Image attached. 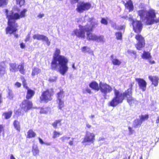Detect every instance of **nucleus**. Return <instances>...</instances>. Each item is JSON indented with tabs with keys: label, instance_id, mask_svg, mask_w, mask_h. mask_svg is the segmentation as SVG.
Masks as SVG:
<instances>
[{
	"label": "nucleus",
	"instance_id": "1",
	"mask_svg": "<svg viewBox=\"0 0 159 159\" xmlns=\"http://www.w3.org/2000/svg\"><path fill=\"white\" fill-rule=\"evenodd\" d=\"M27 10L26 9H23L20 13L17 12L14 13L12 11H11L8 13V10L7 9L5 10V12L6 18L7 19V26L5 29L6 34L11 35L14 34V36L16 38L18 37V34H16L18 31L19 25L16 22V20H19L20 18L25 17L26 16V12Z\"/></svg>",
	"mask_w": 159,
	"mask_h": 159
},
{
	"label": "nucleus",
	"instance_id": "2",
	"mask_svg": "<svg viewBox=\"0 0 159 159\" xmlns=\"http://www.w3.org/2000/svg\"><path fill=\"white\" fill-rule=\"evenodd\" d=\"M134 84V82L130 83L129 85V88L123 93H121L119 90L114 89V97L108 103V106L113 107H116L119 104L122 103L125 98L129 105H131L134 103L136 101V99L132 96L133 87Z\"/></svg>",
	"mask_w": 159,
	"mask_h": 159
},
{
	"label": "nucleus",
	"instance_id": "3",
	"mask_svg": "<svg viewBox=\"0 0 159 159\" xmlns=\"http://www.w3.org/2000/svg\"><path fill=\"white\" fill-rule=\"evenodd\" d=\"M60 50L56 48L51 63V68L52 70H56L59 68V72L64 75L68 70V60L65 56L60 55Z\"/></svg>",
	"mask_w": 159,
	"mask_h": 159
},
{
	"label": "nucleus",
	"instance_id": "4",
	"mask_svg": "<svg viewBox=\"0 0 159 159\" xmlns=\"http://www.w3.org/2000/svg\"><path fill=\"white\" fill-rule=\"evenodd\" d=\"M137 13L142 21H145V23L146 25L159 22V17L156 18V11L153 9L150 8L148 10L141 9L137 11Z\"/></svg>",
	"mask_w": 159,
	"mask_h": 159
},
{
	"label": "nucleus",
	"instance_id": "5",
	"mask_svg": "<svg viewBox=\"0 0 159 159\" xmlns=\"http://www.w3.org/2000/svg\"><path fill=\"white\" fill-rule=\"evenodd\" d=\"M93 18L89 19V23H87L85 25L82 26L79 25V29H75L72 32L71 35L76 36L78 38H84L85 37V32L88 33H91L93 30L98 25L97 22L93 21Z\"/></svg>",
	"mask_w": 159,
	"mask_h": 159
},
{
	"label": "nucleus",
	"instance_id": "6",
	"mask_svg": "<svg viewBox=\"0 0 159 159\" xmlns=\"http://www.w3.org/2000/svg\"><path fill=\"white\" fill-rule=\"evenodd\" d=\"M89 86L92 89L98 91L99 90L102 93L104 98H107V94L111 93L112 90V87L105 83L100 82L99 84L96 81H93L89 84Z\"/></svg>",
	"mask_w": 159,
	"mask_h": 159
},
{
	"label": "nucleus",
	"instance_id": "7",
	"mask_svg": "<svg viewBox=\"0 0 159 159\" xmlns=\"http://www.w3.org/2000/svg\"><path fill=\"white\" fill-rule=\"evenodd\" d=\"M53 95L52 89H47L42 92L39 97V102L41 103H47L52 100V97Z\"/></svg>",
	"mask_w": 159,
	"mask_h": 159
},
{
	"label": "nucleus",
	"instance_id": "8",
	"mask_svg": "<svg viewBox=\"0 0 159 159\" xmlns=\"http://www.w3.org/2000/svg\"><path fill=\"white\" fill-rule=\"evenodd\" d=\"M91 6V4L89 2L80 1L78 3L76 10L78 12L82 13L89 10Z\"/></svg>",
	"mask_w": 159,
	"mask_h": 159
},
{
	"label": "nucleus",
	"instance_id": "9",
	"mask_svg": "<svg viewBox=\"0 0 159 159\" xmlns=\"http://www.w3.org/2000/svg\"><path fill=\"white\" fill-rule=\"evenodd\" d=\"M10 70L12 72H16L18 71V69L20 72L23 75L25 74V70L24 69V63H21L18 65H17L16 63H10L9 64Z\"/></svg>",
	"mask_w": 159,
	"mask_h": 159
},
{
	"label": "nucleus",
	"instance_id": "10",
	"mask_svg": "<svg viewBox=\"0 0 159 159\" xmlns=\"http://www.w3.org/2000/svg\"><path fill=\"white\" fill-rule=\"evenodd\" d=\"M20 107L24 112H27L33 108V104L32 101L24 99L20 104Z\"/></svg>",
	"mask_w": 159,
	"mask_h": 159
},
{
	"label": "nucleus",
	"instance_id": "11",
	"mask_svg": "<svg viewBox=\"0 0 159 159\" xmlns=\"http://www.w3.org/2000/svg\"><path fill=\"white\" fill-rule=\"evenodd\" d=\"M135 38L138 41V43L135 44L136 48L139 50H141L145 45V41L144 37L141 34H138L135 35Z\"/></svg>",
	"mask_w": 159,
	"mask_h": 159
},
{
	"label": "nucleus",
	"instance_id": "12",
	"mask_svg": "<svg viewBox=\"0 0 159 159\" xmlns=\"http://www.w3.org/2000/svg\"><path fill=\"white\" fill-rule=\"evenodd\" d=\"M132 24L134 32L136 33H140L143 29V24L141 21L133 20Z\"/></svg>",
	"mask_w": 159,
	"mask_h": 159
},
{
	"label": "nucleus",
	"instance_id": "13",
	"mask_svg": "<svg viewBox=\"0 0 159 159\" xmlns=\"http://www.w3.org/2000/svg\"><path fill=\"white\" fill-rule=\"evenodd\" d=\"M87 39L90 41H97L99 42L103 41V36H98L92 33H89L86 34Z\"/></svg>",
	"mask_w": 159,
	"mask_h": 159
},
{
	"label": "nucleus",
	"instance_id": "14",
	"mask_svg": "<svg viewBox=\"0 0 159 159\" xmlns=\"http://www.w3.org/2000/svg\"><path fill=\"white\" fill-rule=\"evenodd\" d=\"M95 135L93 133H87L82 142V143H93L95 140Z\"/></svg>",
	"mask_w": 159,
	"mask_h": 159
},
{
	"label": "nucleus",
	"instance_id": "15",
	"mask_svg": "<svg viewBox=\"0 0 159 159\" xmlns=\"http://www.w3.org/2000/svg\"><path fill=\"white\" fill-rule=\"evenodd\" d=\"M135 80L137 82L139 89L143 92L145 91L146 89L147 83L143 79L136 78Z\"/></svg>",
	"mask_w": 159,
	"mask_h": 159
},
{
	"label": "nucleus",
	"instance_id": "16",
	"mask_svg": "<svg viewBox=\"0 0 159 159\" xmlns=\"http://www.w3.org/2000/svg\"><path fill=\"white\" fill-rule=\"evenodd\" d=\"M34 39H36L38 40H43L46 42L48 45H49L50 42L49 41L48 38L46 36L39 34L34 35L33 36Z\"/></svg>",
	"mask_w": 159,
	"mask_h": 159
},
{
	"label": "nucleus",
	"instance_id": "17",
	"mask_svg": "<svg viewBox=\"0 0 159 159\" xmlns=\"http://www.w3.org/2000/svg\"><path fill=\"white\" fill-rule=\"evenodd\" d=\"M6 66L5 63L4 61H2L0 63V77L2 78L4 75L7 74V72L6 70Z\"/></svg>",
	"mask_w": 159,
	"mask_h": 159
},
{
	"label": "nucleus",
	"instance_id": "18",
	"mask_svg": "<svg viewBox=\"0 0 159 159\" xmlns=\"http://www.w3.org/2000/svg\"><path fill=\"white\" fill-rule=\"evenodd\" d=\"M148 79L151 81L152 84L154 86H157L158 85L159 80V78L157 76H152L149 75L148 77Z\"/></svg>",
	"mask_w": 159,
	"mask_h": 159
},
{
	"label": "nucleus",
	"instance_id": "19",
	"mask_svg": "<svg viewBox=\"0 0 159 159\" xmlns=\"http://www.w3.org/2000/svg\"><path fill=\"white\" fill-rule=\"evenodd\" d=\"M27 91L26 95V99L29 100L32 98L35 94V91L30 88L26 89Z\"/></svg>",
	"mask_w": 159,
	"mask_h": 159
},
{
	"label": "nucleus",
	"instance_id": "20",
	"mask_svg": "<svg viewBox=\"0 0 159 159\" xmlns=\"http://www.w3.org/2000/svg\"><path fill=\"white\" fill-rule=\"evenodd\" d=\"M39 147L37 145L34 144L32 146V152L34 156L36 157L39 156Z\"/></svg>",
	"mask_w": 159,
	"mask_h": 159
},
{
	"label": "nucleus",
	"instance_id": "21",
	"mask_svg": "<svg viewBox=\"0 0 159 159\" xmlns=\"http://www.w3.org/2000/svg\"><path fill=\"white\" fill-rule=\"evenodd\" d=\"M125 6L126 8L129 9V11L133 10L134 6L133 3L131 0H129L125 4Z\"/></svg>",
	"mask_w": 159,
	"mask_h": 159
},
{
	"label": "nucleus",
	"instance_id": "22",
	"mask_svg": "<svg viewBox=\"0 0 159 159\" xmlns=\"http://www.w3.org/2000/svg\"><path fill=\"white\" fill-rule=\"evenodd\" d=\"M36 135V133L32 129H30L27 132L26 138L28 139L34 138L35 137Z\"/></svg>",
	"mask_w": 159,
	"mask_h": 159
},
{
	"label": "nucleus",
	"instance_id": "23",
	"mask_svg": "<svg viewBox=\"0 0 159 159\" xmlns=\"http://www.w3.org/2000/svg\"><path fill=\"white\" fill-rule=\"evenodd\" d=\"M12 114V111H8L4 112L2 114V116H4V119H8L11 117Z\"/></svg>",
	"mask_w": 159,
	"mask_h": 159
},
{
	"label": "nucleus",
	"instance_id": "24",
	"mask_svg": "<svg viewBox=\"0 0 159 159\" xmlns=\"http://www.w3.org/2000/svg\"><path fill=\"white\" fill-rule=\"evenodd\" d=\"M142 57L143 59H150L152 58L150 52L144 51L141 56Z\"/></svg>",
	"mask_w": 159,
	"mask_h": 159
},
{
	"label": "nucleus",
	"instance_id": "25",
	"mask_svg": "<svg viewBox=\"0 0 159 159\" xmlns=\"http://www.w3.org/2000/svg\"><path fill=\"white\" fill-rule=\"evenodd\" d=\"M113 55H112L111 56V58H112L111 61L112 64L114 65H120L121 64V61L117 58H113Z\"/></svg>",
	"mask_w": 159,
	"mask_h": 159
},
{
	"label": "nucleus",
	"instance_id": "26",
	"mask_svg": "<svg viewBox=\"0 0 159 159\" xmlns=\"http://www.w3.org/2000/svg\"><path fill=\"white\" fill-rule=\"evenodd\" d=\"M13 125L14 128L18 132H20V127L19 122L17 120H15L13 122Z\"/></svg>",
	"mask_w": 159,
	"mask_h": 159
},
{
	"label": "nucleus",
	"instance_id": "27",
	"mask_svg": "<svg viewBox=\"0 0 159 159\" xmlns=\"http://www.w3.org/2000/svg\"><path fill=\"white\" fill-rule=\"evenodd\" d=\"M65 97L64 92L63 89H61L60 91L57 93V99H61Z\"/></svg>",
	"mask_w": 159,
	"mask_h": 159
},
{
	"label": "nucleus",
	"instance_id": "28",
	"mask_svg": "<svg viewBox=\"0 0 159 159\" xmlns=\"http://www.w3.org/2000/svg\"><path fill=\"white\" fill-rule=\"evenodd\" d=\"M41 70L39 68L34 67L32 69L31 75L34 76L35 75H38L41 72Z\"/></svg>",
	"mask_w": 159,
	"mask_h": 159
},
{
	"label": "nucleus",
	"instance_id": "29",
	"mask_svg": "<svg viewBox=\"0 0 159 159\" xmlns=\"http://www.w3.org/2000/svg\"><path fill=\"white\" fill-rule=\"evenodd\" d=\"M61 119L56 120L52 123V125L54 128L56 129L57 128V125L59 126H61Z\"/></svg>",
	"mask_w": 159,
	"mask_h": 159
},
{
	"label": "nucleus",
	"instance_id": "30",
	"mask_svg": "<svg viewBox=\"0 0 159 159\" xmlns=\"http://www.w3.org/2000/svg\"><path fill=\"white\" fill-rule=\"evenodd\" d=\"M57 100L58 101V107L59 109L61 110L62 109V108L64 106V102L61 100V99H57Z\"/></svg>",
	"mask_w": 159,
	"mask_h": 159
},
{
	"label": "nucleus",
	"instance_id": "31",
	"mask_svg": "<svg viewBox=\"0 0 159 159\" xmlns=\"http://www.w3.org/2000/svg\"><path fill=\"white\" fill-rule=\"evenodd\" d=\"M142 123V122L139 120L137 119L134 121L133 127L137 128L139 126H140Z\"/></svg>",
	"mask_w": 159,
	"mask_h": 159
},
{
	"label": "nucleus",
	"instance_id": "32",
	"mask_svg": "<svg viewBox=\"0 0 159 159\" xmlns=\"http://www.w3.org/2000/svg\"><path fill=\"white\" fill-rule=\"evenodd\" d=\"M16 4L19 5V7H21L25 5V0H15Z\"/></svg>",
	"mask_w": 159,
	"mask_h": 159
},
{
	"label": "nucleus",
	"instance_id": "33",
	"mask_svg": "<svg viewBox=\"0 0 159 159\" xmlns=\"http://www.w3.org/2000/svg\"><path fill=\"white\" fill-rule=\"evenodd\" d=\"M8 0H0V7H4L8 4Z\"/></svg>",
	"mask_w": 159,
	"mask_h": 159
},
{
	"label": "nucleus",
	"instance_id": "34",
	"mask_svg": "<svg viewBox=\"0 0 159 159\" xmlns=\"http://www.w3.org/2000/svg\"><path fill=\"white\" fill-rule=\"evenodd\" d=\"M7 97L10 100H12L14 97L13 93L12 91L10 89H9L8 95Z\"/></svg>",
	"mask_w": 159,
	"mask_h": 159
},
{
	"label": "nucleus",
	"instance_id": "35",
	"mask_svg": "<svg viewBox=\"0 0 159 159\" xmlns=\"http://www.w3.org/2000/svg\"><path fill=\"white\" fill-rule=\"evenodd\" d=\"M20 78L22 80V83L23 87L26 89L29 88V87L27 86V84L24 77L22 76L20 77Z\"/></svg>",
	"mask_w": 159,
	"mask_h": 159
},
{
	"label": "nucleus",
	"instance_id": "36",
	"mask_svg": "<svg viewBox=\"0 0 159 159\" xmlns=\"http://www.w3.org/2000/svg\"><path fill=\"white\" fill-rule=\"evenodd\" d=\"M62 134V133L60 132H57L56 130H54L53 133L52 138L53 139H55Z\"/></svg>",
	"mask_w": 159,
	"mask_h": 159
},
{
	"label": "nucleus",
	"instance_id": "37",
	"mask_svg": "<svg viewBox=\"0 0 159 159\" xmlns=\"http://www.w3.org/2000/svg\"><path fill=\"white\" fill-rule=\"evenodd\" d=\"M149 118V116L148 114H146L144 115H142L140 117V120L142 122L143 121L146 120H147Z\"/></svg>",
	"mask_w": 159,
	"mask_h": 159
},
{
	"label": "nucleus",
	"instance_id": "38",
	"mask_svg": "<svg viewBox=\"0 0 159 159\" xmlns=\"http://www.w3.org/2000/svg\"><path fill=\"white\" fill-rule=\"evenodd\" d=\"M128 54L131 56L134 55V58H135L137 57V52L136 51L134 50H128L127 51Z\"/></svg>",
	"mask_w": 159,
	"mask_h": 159
},
{
	"label": "nucleus",
	"instance_id": "39",
	"mask_svg": "<svg viewBox=\"0 0 159 159\" xmlns=\"http://www.w3.org/2000/svg\"><path fill=\"white\" fill-rule=\"evenodd\" d=\"M116 36V39L117 40H122V34L120 32H116L115 34Z\"/></svg>",
	"mask_w": 159,
	"mask_h": 159
},
{
	"label": "nucleus",
	"instance_id": "40",
	"mask_svg": "<svg viewBox=\"0 0 159 159\" xmlns=\"http://www.w3.org/2000/svg\"><path fill=\"white\" fill-rule=\"evenodd\" d=\"M57 79V77L56 76H53L49 77L48 81L50 82H54L56 81Z\"/></svg>",
	"mask_w": 159,
	"mask_h": 159
},
{
	"label": "nucleus",
	"instance_id": "41",
	"mask_svg": "<svg viewBox=\"0 0 159 159\" xmlns=\"http://www.w3.org/2000/svg\"><path fill=\"white\" fill-rule=\"evenodd\" d=\"M125 28V25H120V26H117L116 25H115L114 29L116 30H124Z\"/></svg>",
	"mask_w": 159,
	"mask_h": 159
},
{
	"label": "nucleus",
	"instance_id": "42",
	"mask_svg": "<svg viewBox=\"0 0 159 159\" xmlns=\"http://www.w3.org/2000/svg\"><path fill=\"white\" fill-rule=\"evenodd\" d=\"M90 48H88L86 46H84L82 47L81 50L82 52H88L89 53H90V52L89 50L87 51V49H89Z\"/></svg>",
	"mask_w": 159,
	"mask_h": 159
},
{
	"label": "nucleus",
	"instance_id": "43",
	"mask_svg": "<svg viewBox=\"0 0 159 159\" xmlns=\"http://www.w3.org/2000/svg\"><path fill=\"white\" fill-rule=\"evenodd\" d=\"M101 22L105 25H107L108 24L107 20L104 18H101Z\"/></svg>",
	"mask_w": 159,
	"mask_h": 159
},
{
	"label": "nucleus",
	"instance_id": "44",
	"mask_svg": "<svg viewBox=\"0 0 159 159\" xmlns=\"http://www.w3.org/2000/svg\"><path fill=\"white\" fill-rule=\"evenodd\" d=\"M83 93H87L89 94H91V91L90 89L87 88L84 90H83Z\"/></svg>",
	"mask_w": 159,
	"mask_h": 159
},
{
	"label": "nucleus",
	"instance_id": "45",
	"mask_svg": "<svg viewBox=\"0 0 159 159\" xmlns=\"http://www.w3.org/2000/svg\"><path fill=\"white\" fill-rule=\"evenodd\" d=\"M128 129H129V135H131V134H132L133 133V132H134V130H133L132 128H131V127H128Z\"/></svg>",
	"mask_w": 159,
	"mask_h": 159
},
{
	"label": "nucleus",
	"instance_id": "46",
	"mask_svg": "<svg viewBox=\"0 0 159 159\" xmlns=\"http://www.w3.org/2000/svg\"><path fill=\"white\" fill-rule=\"evenodd\" d=\"M15 85L17 88H20L21 86V84L18 82H16L15 84Z\"/></svg>",
	"mask_w": 159,
	"mask_h": 159
},
{
	"label": "nucleus",
	"instance_id": "47",
	"mask_svg": "<svg viewBox=\"0 0 159 159\" xmlns=\"http://www.w3.org/2000/svg\"><path fill=\"white\" fill-rule=\"evenodd\" d=\"M30 34H28L25 39V42L28 41L30 40Z\"/></svg>",
	"mask_w": 159,
	"mask_h": 159
},
{
	"label": "nucleus",
	"instance_id": "48",
	"mask_svg": "<svg viewBox=\"0 0 159 159\" xmlns=\"http://www.w3.org/2000/svg\"><path fill=\"white\" fill-rule=\"evenodd\" d=\"M79 1L80 0H70L72 3H78Z\"/></svg>",
	"mask_w": 159,
	"mask_h": 159
},
{
	"label": "nucleus",
	"instance_id": "49",
	"mask_svg": "<svg viewBox=\"0 0 159 159\" xmlns=\"http://www.w3.org/2000/svg\"><path fill=\"white\" fill-rule=\"evenodd\" d=\"M44 16V14L39 13L38 16V17L39 18H41Z\"/></svg>",
	"mask_w": 159,
	"mask_h": 159
},
{
	"label": "nucleus",
	"instance_id": "50",
	"mask_svg": "<svg viewBox=\"0 0 159 159\" xmlns=\"http://www.w3.org/2000/svg\"><path fill=\"white\" fill-rule=\"evenodd\" d=\"M20 47L21 48H24L25 47V45L23 43H21L20 44Z\"/></svg>",
	"mask_w": 159,
	"mask_h": 159
},
{
	"label": "nucleus",
	"instance_id": "51",
	"mask_svg": "<svg viewBox=\"0 0 159 159\" xmlns=\"http://www.w3.org/2000/svg\"><path fill=\"white\" fill-rule=\"evenodd\" d=\"M38 139L39 140V142L40 144H43L44 143L43 141L40 138H39Z\"/></svg>",
	"mask_w": 159,
	"mask_h": 159
},
{
	"label": "nucleus",
	"instance_id": "52",
	"mask_svg": "<svg viewBox=\"0 0 159 159\" xmlns=\"http://www.w3.org/2000/svg\"><path fill=\"white\" fill-rule=\"evenodd\" d=\"M13 9L14 11H20V9L17 7H14L13 8Z\"/></svg>",
	"mask_w": 159,
	"mask_h": 159
},
{
	"label": "nucleus",
	"instance_id": "53",
	"mask_svg": "<svg viewBox=\"0 0 159 159\" xmlns=\"http://www.w3.org/2000/svg\"><path fill=\"white\" fill-rule=\"evenodd\" d=\"M148 62L151 64H153L155 63V62L154 60L152 61V60H149Z\"/></svg>",
	"mask_w": 159,
	"mask_h": 159
},
{
	"label": "nucleus",
	"instance_id": "54",
	"mask_svg": "<svg viewBox=\"0 0 159 159\" xmlns=\"http://www.w3.org/2000/svg\"><path fill=\"white\" fill-rule=\"evenodd\" d=\"M43 109L42 108L41 109V111H40V112L41 113H47V111H43Z\"/></svg>",
	"mask_w": 159,
	"mask_h": 159
},
{
	"label": "nucleus",
	"instance_id": "55",
	"mask_svg": "<svg viewBox=\"0 0 159 159\" xmlns=\"http://www.w3.org/2000/svg\"><path fill=\"white\" fill-rule=\"evenodd\" d=\"M10 159H16L14 156L11 154L10 155Z\"/></svg>",
	"mask_w": 159,
	"mask_h": 159
},
{
	"label": "nucleus",
	"instance_id": "56",
	"mask_svg": "<svg viewBox=\"0 0 159 159\" xmlns=\"http://www.w3.org/2000/svg\"><path fill=\"white\" fill-rule=\"evenodd\" d=\"M66 139V138L64 136L62 137L61 138V139L62 141H64Z\"/></svg>",
	"mask_w": 159,
	"mask_h": 159
},
{
	"label": "nucleus",
	"instance_id": "57",
	"mask_svg": "<svg viewBox=\"0 0 159 159\" xmlns=\"http://www.w3.org/2000/svg\"><path fill=\"white\" fill-rule=\"evenodd\" d=\"M86 127L88 128H90L91 127V126L89 124H86Z\"/></svg>",
	"mask_w": 159,
	"mask_h": 159
},
{
	"label": "nucleus",
	"instance_id": "58",
	"mask_svg": "<svg viewBox=\"0 0 159 159\" xmlns=\"http://www.w3.org/2000/svg\"><path fill=\"white\" fill-rule=\"evenodd\" d=\"M69 144L70 145H72L73 144V141H70L69 142Z\"/></svg>",
	"mask_w": 159,
	"mask_h": 159
},
{
	"label": "nucleus",
	"instance_id": "59",
	"mask_svg": "<svg viewBox=\"0 0 159 159\" xmlns=\"http://www.w3.org/2000/svg\"><path fill=\"white\" fill-rule=\"evenodd\" d=\"M139 159H143L142 156L140 157Z\"/></svg>",
	"mask_w": 159,
	"mask_h": 159
},
{
	"label": "nucleus",
	"instance_id": "60",
	"mask_svg": "<svg viewBox=\"0 0 159 159\" xmlns=\"http://www.w3.org/2000/svg\"><path fill=\"white\" fill-rule=\"evenodd\" d=\"M72 67L73 68H74V69H75V66H74V65L73 64L72 65Z\"/></svg>",
	"mask_w": 159,
	"mask_h": 159
},
{
	"label": "nucleus",
	"instance_id": "61",
	"mask_svg": "<svg viewBox=\"0 0 159 159\" xmlns=\"http://www.w3.org/2000/svg\"><path fill=\"white\" fill-rule=\"evenodd\" d=\"M130 156H129L128 157V158H127V159H130Z\"/></svg>",
	"mask_w": 159,
	"mask_h": 159
},
{
	"label": "nucleus",
	"instance_id": "62",
	"mask_svg": "<svg viewBox=\"0 0 159 159\" xmlns=\"http://www.w3.org/2000/svg\"><path fill=\"white\" fill-rule=\"evenodd\" d=\"M123 159H127V158L126 157H125Z\"/></svg>",
	"mask_w": 159,
	"mask_h": 159
},
{
	"label": "nucleus",
	"instance_id": "63",
	"mask_svg": "<svg viewBox=\"0 0 159 159\" xmlns=\"http://www.w3.org/2000/svg\"><path fill=\"white\" fill-rule=\"evenodd\" d=\"M94 116H92V117H94Z\"/></svg>",
	"mask_w": 159,
	"mask_h": 159
},
{
	"label": "nucleus",
	"instance_id": "64",
	"mask_svg": "<svg viewBox=\"0 0 159 159\" xmlns=\"http://www.w3.org/2000/svg\"><path fill=\"white\" fill-rule=\"evenodd\" d=\"M68 139H70V137H69V138H68Z\"/></svg>",
	"mask_w": 159,
	"mask_h": 159
}]
</instances>
